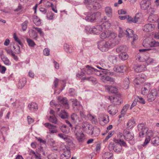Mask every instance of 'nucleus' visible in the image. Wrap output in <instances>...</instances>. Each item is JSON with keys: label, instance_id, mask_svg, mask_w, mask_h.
<instances>
[{"label": "nucleus", "instance_id": "obj_10", "mask_svg": "<svg viewBox=\"0 0 159 159\" xmlns=\"http://www.w3.org/2000/svg\"><path fill=\"white\" fill-rule=\"evenodd\" d=\"M116 34L109 30L105 31L100 35V38L102 39H104L108 37H111L112 39H115L116 37Z\"/></svg>", "mask_w": 159, "mask_h": 159}, {"label": "nucleus", "instance_id": "obj_26", "mask_svg": "<svg viewBox=\"0 0 159 159\" xmlns=\"http://www.w3.org/2000/svg\"><path fill=\"white\" fill-rule=\"evenodd\" d=\"M28 107L29 110L31 111H35L38 109V106L37 103L34 102H32L30 103L28 105Z\"/></svg>", "mask_w": 159, "mask_h": 159}, {"label": "nucleus", "instance_id": "obj_15", "mask_svg": "<svg viewBox=\"0 0 159 159\" xmlns=\"http://www.w3.org/2000/svg\"><path fill=\"white\" fill-rule=\"evenodd\" d=\"M149 55L148 52H145L144 53H140L136 56V58L140 62H146L147 59L148 58Z\"/></svg>", "mask_w": 159, "mask_h": 159}, {"label": "nucleus", "instance_id": "obj_50", "mask_svg": "<svg viewBox=\"0 0 159 159\" xmlns=\"http://www.w3.org/2000/svg\"><path fill=\"white\" fill-rule=\"evenodd\" d=\"M30 37L35 40H37L38 38V35L36 32L34 30H32L30 34Z\"/></svg>", "mask_w": 159, "mask_h": 159}, {"label": "nucleus", "instance_id": "obj_46", "mask_svg": "<svg viewBox=\"0 0 159 159\" xmlns=\"http://www.w3.org/2000/svg\"><path fill=\"white\" fill-rule=\"evenodd\" d=\"M81 43L84 47V46H88L90 43V41L86 39L82 38L81 40Z\"/></svg>", "mask_w": 159, "mask_h": 159}, {"label": "nucleus", "instance_id": "obj_32", "mask_svg": "<svg viewBox=\"0 0 159 159\" xmlns=\"http://www.w3.org/2000/svg\"><path fill=\"white\" fill-rule=\"evenodd\" d=\"M129 107V105L128 104L125 105L123 107L121 111V115L119 116V118H120L124 116Z\"/></svg>", "mask_w": 159, "mask_h": 159}, {"label": "nucleus", "instance_id": "obj_7", "mask_svg": "<svg viewBox=\"0 0 159 159\" xmlns=\"http://www.w3.org/2000/svg\"><path fill=\"white\" fill-rule=\"evenodd\" d=\"M60 150L63 152V153L61 155L60 159H69L71 155L70 148L64 146L60 148Z\"/></svg>", "mask_w": 159, "mask_h": 159}, {"label": "nucleus", "instance_id": "obj_21", "mask_svg": "<svg viewBox=\"0 0 159 159\" xmlns=\"http://www.w3.org/2000/svg\"><path fill=\"white\" fill-rule=\"evenodd\" d=\"M134 69L137 72H140L146 70V66L144 64L137 65L134 66Z\"/></svg>", "mask_w": 159, "mask_h": 159}, {"label": "nucleus", "instance_id": "obj_58", "mask_svg": "<svg viewBox=\"0 0 159 159\" xmlns=\"http://www.w3.org/2000/svg\"><path fill=\"white\" fill-rule=\"evenodd\" d=\"M33 28L34 29L39 33L41 36H43L44 35L43 32L42 31V29L33 26Z\"/></svg>", "mask_w": 159, "mask_h": 159}, {"label": "nucleus", "instance_id": "obj_41", "mask_svg": "<svg viewBox=\"0 0 159 159\" xmlns=\"http://www.w3.org/2000/svg\"><path fill=\"white\" fill-rule=\"evenodd\" d=\"M124 34L126 35L128 38H130L133 35V30L131 29H127L124 32Z\"/></svg>", "mask_w": 159, "mask_h": 159}, {"label": "nucleus", "instance_id": "obj_38", "mask_svg": "<svg viewBox=\"0 0 159 159\" xmlns=\"http://www.w3.org/2000/svg\"><path fill=\"white\" fill-rule=\"evenodd\" d=\"M83 80H86L91 82L93 83H96L97 82V79L93 77L90 76L89 77H84L83 78Z\"/></svg>", "mask_w": 159, "mask_h": 159}, {"label": "nucleus", "instance_id": "obj_53", "mask_svg": "<svg viewBox=\"0 0 159 159\" xmlns=\"http://www.w3.org/2000/svg\"><path fill=\"white\" fill-rule=\"evenodd\" d=\"M26 41L29 46L31 47H34L36 45V44L34 42L32 39H27Z\"/></svg>", "mask_w": 159, "mask_h": 159}, {"label": "nucleus", "instance_id": "obj_63", "mask_svg": "<svg viewBox=\"0 0 159 159\" xmlns=\"http://www.w3.org/2000/svg\"><path fill=\"white\" fill-rule=\"evenodd\" d=\"M146 134L147 136L146 137H149L150 139L151 137H152L153 134V133L152 131V130H148L147 132L145 133Z\"/></svg>", "mask_w": 159, "mask_h": 159}, {"label": "nucleus", "instance_id": "obj_40", "mask_svg": "<svg viewBox=\"0 0 159 159\" xmlns=\"http://www.w3.org/2000/svg\"><path fill=\"white\" fill-rule=\"evenodd\" d=\"M60 129L64 133L68 134L70 132V129L66 125H63L61 126Z\"/></svg>", "mask_w": 159, "mask_h": 159}, {"label": "nucleus", "instance_id": "obj_18", "mask_svg": "<svg viewBox=\"0 0 159 159\" xmlns=\"http://www.w3.org/2000/svg\"><path fill=\"white\" fill-rule=\"evenodd\" d=\"M60 108H57L56 109V111L57 114L62 119H65L67 118L68 117V113L64 110H61L60 111Z\"/></svg>", "mask_w": 159, "mask_h": 159}, {"label": "nucleus", "instance_id": "obj_36", "mask_svg": "<svg viewBox=\"0 0 159 159\" xmlns=\"http://www.w3.org/2000/svg\"><path fill=\"white\" fill-rule=\"evenodd\" d=\"M105 12L108 17H112V10L111 7H106L105 9Z\"/></svg>", "mask_w": 159, "mask_h": 159}, {"label": "nucleus", "instance_id": "obj_2", "mask_svg": "<svg viewBox=\"0 0 159 159\" xmlns=\"http://www.w3.org/2000/svg\"><path fill=\"white\" fill-rule=\"evenodd\" d=\"M113 141L114 143L113 144L112 147L114 151L117 153H122L123 152L122 146L125 147H127L126 143L124 140L114 139Z\"/></svg>", "mask_w": 159, "mask_h": 159}, {"label": "nucleus", "instance_id": "obj_14", "mask_svg": "<svg viewBox=\"0 0 159 159\" xmlns=\"http://www.w3.org/2000/svg\"><path fill=\"white\" fill-rule=\"evenodd\" d=\"M70 101L72 102V106L75 111L77 112L82 109V106L80 104L79 102L76 99H71Z\"/></svg>", "mask_w": 159, "mask_h": 159}, {"label": "nucleus", "instance_id": "obj_30", "mask_svg": "<svg viewBox=\"0 0 159 159\" xmlns=\"http://www.w3.org/2000/svg\"><path fill=\"white\" fill-rule=\"evenodd\" d=\"M135 125V122L133 119L129 120L127 124L126 128L129 129L132 128Z\"/></svg>", "mask_w": 159, "mask_h": 159}, {"label": "nucleus", "instance_id": "obj_57", "mask_svg": "<svg viewBox=\"0 0 159 159\" xmlns=\"http://www.w3.org/2000/svg\"><path fill=\"white\" fill-rule=\"evenodd\" d=\"M89 117L91 121L93 124H96L97 123V120L95 116H93L91 115H89Z\"/></svg>", "mask_w": 159, "mask_h": 159}, {"label": "nucleus", "instance_id": "obj_44", "mask_svg": "<svg viewBox=\"0 0 159 159\" xmlns=\"http://www.w3.org/2000/svg\"><path fill=\"white\" fill-rule=\"evenodd\" d=\"M102 79H105L107 81H109L110 83L112 84H113L115 81V79L112 77H111L109 76H103Z\"/></svg>", "mask_w": 159, "mask_h": 159}, {"label": "nucleus", "instance_id": "obj_33", "mask_svg": "<svg viewBox=\"0 0 159 159\" xmlns=\"http://www.w3.org/2000/svg\"><path fill=\"white\" fill-rule=\"evenodd\" d=\"M141 13H137L134 18V23H139L141 20Z\"/></svg>", "mask_w": 159, "mask_h": 159}, {"label": "nucleus", "instance_id": "obj_43", "mask_svg": "<svg viewBox=\"0 0 159 159\" xmlns=\"http://www.w3.org/2000/svg\"><path fill=\"white\" fill-rule=\"evenodd\" d=\"M102 70H101L102 72V75L105 74L109 75H114V74L113 72L110 71L109 70L105 69L104 68H102Z\"/></svg>", "mask_w": 159, "mask_h": 159}, {"label": "nucleus", "instance_id": "obj_28", "mask_svg": "<svg viewBox=\"0 0 159 159\" xmlns=\"http://www.w3.org/2000/svg\"><path fill=\"white\" fill-rule=\"evenodd\" d=\"M106 88L107 91L110 93H115L117 91V89L114 86H107Z\"/></svg>", "mask_w": 159, "mask_h": 159}, {"label": "nucleus", "instance_id": "obj_8", "mask_svg": "<svg viewBox=\"0 0 159 159\" xmlns=\"http://www.w3.org/2000/svg\"><path fill=\"white\" fill-rule=\"evenodd\" d=\"M101 13L98 12L92 14H89L85 17V19L88 21L93 22L99 18L101 16Z\"/></svg>", "mask_w": 159, "mask_h": 159}, {"label": "nucleus", "instance_id": "obj_55", "mask_svg": "<svg viewBox=\"0 0 159 159\" xmlns=\"http://www.w3.org/2000/svg\"><path fill=\"white\" fill-rule=\"evenodd\" d=\"M28 23V21L27 20H25L21 24V26L23 31L26 30Z\"/></svg>", "mask_w": 159, "mask_h": 159}, {"label": "nucleus", "instance_id": "obj_35", "mask_svg": "<svg viewBox=\"0 0 159 159\" xmlns=\"http://www.w3.org/2000/svg\"><path fill=\"white\" fill-rule=\"evenodd\" d=\"M151 144L154 146L159 145V137L153 138L151 140Z\"/></svg>", "mask_w": 159, "mask_h": 159}, {"label": "nucleus", "instance_id": "obj_19", "mask_svg": "<svg viewBox=\"0 0 159 159\" xmlns=\"http://www.w3.org/2000/svg\"><path fill=\"white\" fill-rule=\"evenodd\" d=\"M151 89V84L149 83H145L142 89L141 93L143 95H146Z\"/></svg>", "mask_w": 159, "mask_h": 159}, {"label": "nucleus", "instance_id": "obj_52", "mask_svg": "<svg viewBox=\"0 0 159 159\" xmlns=\"http://www.w3.org/2000/svg\"><path fill=\"white\" fill-rule=\"evenodd\" d=\"M143 45L144 47L146 48L150 47V41L148 39H145L143 40Z\"/></svg>", "mask_w": 159, "mask_h": 159}, {"label": "nucleus", "instance_id": "obj_11", "mask_svg": "<svg viewBox=\"0 0 159 159\" xmlns=\"http://www.w3.org/2000/svg\"><path fill=\"white\" fill-rule=\"evenodd\" d=\"M57 99L60 105L66 109H68L69 108V106L66 98L60 96L57 97Z\"/></svg>", "mask_w": 159, "mask_h": 159}, {"label": "nucleus", "instance_id": "obj_51", "mask_svg": "<svg viewBox=\"0 0 159 159\" xmlns=\"http://www.w3.org/2000/svg\"><path fill=\"white\" fill-rule=\"evenodd\" d=\"M108 58L110 61L113 63L116 61L117 57L115 56L110 55L109 56Z\"/></svg>", "mask_w": 159, "mask_h": 159}, {"label": "nucleus", "instance_id": "obj_1", "mask_svg": "<svg viewBox=\"0 0 159 159\" xmlns=\"http://www.w3.org/2000/svg\"><path fill=\"white\" fill-rule=\"evenodd\" d=\"M110 23L108 21H104L103 23L99 24V25L94 26L93 28L87 26L85 29V31L87 34H98L106 29L110 27Z\"/></svg>", "mask_w": 159, "mask_h": 159}, {"label": "nucleus", "instance_id": "obj_6", "mask_svg": "<svg viewBox=\"0 0 159 159\" xmlns=\"http://www.w3.org/2000/svg\"><path fill=\"white\" fill-rule=\"evenodd\" d=\"M115 39H110L108 41L105 42L100 48V49L102 52H106L111 47H113L116 44Z\"/></svg>", "mask_w": 159, "mask_h": 159}, {"label": "nucleus", "instance_id": "obj_23", "mask_svg": "<svg viewBox=\"0 0 159 159\" xmlns=\"http://www.w3.org/2000/svg\"><path fill=\"white\" fill-rule=\"evenodd\" d=\"M155 27L154 24H146L143 27V31L146 32H150L153 30Z\"/></svg>", "mask_w": 159, "mask_h": 159}, {"label": "nucleus", "instance_id": "obj_37", "mask_svg": "<svg viewBox=\"0 0 159 159\" xmlns=\"http://www.w3.org/2000/svg\"><path fill=\"white\" fill-rule=\"evenodd\" d=\"M113 154L107 152L104 153L102 155L103 159H113Z\"/></svg>", "mask_w": 159, "mask_h": 159}, {"label": "nucleus", "instance_id": "obj_12", "mask_svg": "<svg viewBox=\"0 0 159 159\" xmlns=\"http://www.w3.org/2000/svg\"><path fill=\"white\" fill-rule=\"evenodd\" d=\"M138 130L139 132V136L143 137L148 130V128L143 123L139 124L138 125Z\"/></svg>", "mask_w": 159, "mask_h": 159}, {"label": "nucleus", "instance_id": "obj_25", "mask_svg": "<svg viewBox=\"0 0 159 159\" xmlns=\"http://www.w3.org/2000/svg\"><path fill=\"white\" fill-rule=\"evenodd\" d=\"M127 69L126 67L123 65L115 66L113 68L114 71L117 72H123Z\"/></svg>", "mask_w": 159, "mask_h": 159}, {"label": "nucleus", "instance_id": "obj_59", "mask_svg": "<svg viewBox=\"0 0 159 159\" xmlns=\"http://www.w3.org/2000/svg\"><path fill=\"white\" fill-rule=\"evenodd\" d=\"M147 59L146 61V64L147 65H148L154 62V60L153 58L150 57L149 55L148 56V58Z\"/></svg>", "mask_w": 159, "mask_h": 159}, {"label": "nucleus", "instance_id": "obj_22", "mask_svg": "<svg viewBox=\"0 0 159 159\" xmlns=\"http://www.w3.org/2000/svg\"><path fill=\"white\" fill-rule=\"evenodd\" d=\"M84 70L86 74L88 75L93 74L95 68L89 65H86L83 69Z\"/></svg>", "mask_w": 159, "mask_h": 159}, {"label": "nucleus", "instance_id": "obj_9", "mask_svg": "<svg viewBox=\"0 0 159 159\" xmlns=\"http://www.w3.org/2000/svg\"><path fill=\"white\" fill-rule=\"evenodd\" d=\"M96 0H87V4L86 7L89 10L98 9L100 8L98 3L96 2Z\"/></svg>", "mask_w": 159, "mask_h": 159}, {"label": "nucleus", "instance_id": "obj_34", "mask_svg": "<svg viewBox=\"0 0 159 159\" xmlns=\"http://www.w3.org/2000/svg\"><path fill=\"white\" fill-rule=\"evenodd\" d=\"M33 22L37 26H40L41 23V20L36 16H34L33 17Z\"/></svg>", "mask_w": 159, "mask_h": 159}, {"label": "nucleus", "instance_id": "obj_47", "mask_svg": "<svg viewBox=\"0 0 159 159\" xmlns=\"http://www.w3.org/2000/svg\"><path fill=\"white\" fill-rule=\"evenodd\" d=\"M93 128V126L91 125H89L87 129H85L84 130L86 131V133L88 134H91L92 135Z\"/></svg>", "mask_w": 159, "mask_h": 159}, {"label": "nucleus", "instance_id": "obj_60", "mask_svg": "<svg viewBox=\"0 0 159 159\" xmlns=\"http://www.w3.org/2000/svg\"><path fill=\"white\" fill-rule=\"evenodd\" d=\"M13 48L15 50V52L16 53L18 54L20 53V48L18 45H14L13 46Z\"/></svg>", "mask_w": 159, "mask_h": 159}, {"label": "nucleus", "instance_id": "obj_49", "mask_svg": "<svg viewBox=\"0 0 159 159\" xmlns=\"http://www.w3.org/2000/svg\"><path fill=\"white\" fill-rule=\"evenodd\" d=\"M49 121L54 124H56L57 122V120L55 116H50L48 118Z\"/></svg>", "mask_w": 159, "mask_h": 159}, {"label": "nucleus", "instance_id": "obj_20", "mask_svg": "<svg viewBox=\"0 0 159 159\" xmlns=\"http://www.w3.org/2000/svg\"><path fill=\"white\" fill-rule=\"evenodd\" d=\"M71 120L72 123L75 124L76 125L77 124H80V122L81 120L79 116L76 114L73 113L71 116Z\"/></svg>", "mask_w": 159, "mask_h": 159}, {"label": "nucleus", "instance_id": "obj_16", "mask_svg": "<svg viewBox=\"0 0 159 159\" xmlns=\"http://www.w3.org/2000/svg\"><path fill=\"white\" fill-rule=\"evenodd\" d=\"M108 99L114 105H119L122 102L121 98L118 96H109L108 97Z\"/></svg>", "mask_w": 159, "mask_h": 159}, {"label": "nucleus", "instance_id": "obj_62", "mask_svg": "<svg viewBox=\"0 0 159 159\" xmlns=\"http://www.w3.org/2000/svg\"><path fill=\"white\" fill-rule=\"evenodd\" d=\"M13 38L16 42H17L21 46H22L23 44L21 42L20 40L18 38L15 33L14 34Z\"/></svg>", "mask_w": 159, "mask_h": 159}, {"label": "nucleus", "instance_id": "obj_17", "mask_svg": "<svg viewBox=\"0 0 159 159\" xmlns=\"http://www.w3.org/2000/svg\"><path fill=\"white\" fill-rule=\"evenodd\" d=\"M44 125L49 129V133L54 134L57 133V126L52 125L49 123H44Z\"/></svg>", "mask_w": 159, "mask_h": 159}, {"label": "nucleus", "instance_id": "obj_3", "mask_svg": "<svg viewBox=\"0 0 159 159\" xmlns=\"http://www.w3.org/2000/svg\"><path fill=\"white\" fill-rule=\"evenodd\" d=\"M72 131L75 134L76 138L78 142H83L85 141V136L83 133L82 129L80 126L76 125L72 128Z\"/></svg>", "mask_w": 159, "mask_h": 159}, {"label": "nucleus", "instance_id": "obj_29", "mask_svg": "<svg viewBox=\"0 0 159 159\" xmlns=\"http://www.w3.org/2000/svg\"><path fill=\"white\" fill-rule=\"evenodd\" d=\"M128 50L127 47L125 46H119L116 49V51L117 52L123 53L126 52Z\"/></svg>", "mask_w": 159, "mask_h": 159}, {"label": "nucleus", "instance_id": "obj_56", "mask_svg": "<svg viewBox=\"0 0 159 159\" xmlns=\"http://www.w3.org/2000/svg\"><path fill=\"white\" fill-rule=\"evenodd\" d=\"M2 60L3 61L5 65L9 66L11 65V62L7 57H4L2 59Z\"/></svg>", "mask_w": 159, "mask_h": 159}, {"label": "nucleus", "instance_id": "obj_4", "mask_svg": "<svg viewBox=\"0 0 159 159\" xmlns=\"http://www.w3.org/2000/svg\"><path fill=\"white\" fill-rule=\"evenodd\" d=\"M141 8L143 10H147L148 13L152 14L155 12V9L151 6V2L150 0H143L140 3Z\"/></svg>", "mask_w": 159, "mask_h": 159}, {"label": "nucleus", "instance_id": "obj_31", "mask_svg": "<svg viewBox=\"0 0 159 159\" xmlns=\"http://www.w3.org/2000/svg\"><path fill=\"white\" fill-rule=\"evenodd\" d=\"M64 49L66 52L70 53L72 52V47L67 43H65L64 45Z\"/></svg>", "mask_w": 159, "mask_h": 159}, {"label": "nucleus", "instance_id": "obj_5", "mask_svg": "<svg viewBox=\"0 0 159 159\" xmlns=\"http://www.w3.org/2000/svg\"><path fill=\"white\" fill-rule=\"evenodd\" d=\"M124 139L131 145H133L135 143L134 139V134L130 131L124 130L123 131Z\"/></svg>", "mask_w": 159, "mask_h": 159}, {"label": "nucleus", "instance_id": "obj_13", "mask_svg": "<svg viewBox=\"0 0 159 159\" xmlns=\"http://www.w3.org/2000/svg\"><path fill=\"white\" fill-rule=\"evenodd\" d=\"M157 96H159L157 90L156 89H152L147 96L148 100L149 102L152 101L155 99Z\"/></svg>", "mask_w": 159, "mask_h": 159}, {"label": "nucleus", "instance_id": "obj_24", "mask_svg": "<svg viewBox=\"0 0 159 159\" xmlns=\"http://www.w3.org/2000/svg\"><path fill=\"white\" fill-rule=\"evenodd\" d=\"M108 112L111 115H115L118 112V109L114 105H111L108 107Z\"/></svg>", "mask_w": 159, "mask_h": 159}, {"label": "nucleus", "instance_id": "obj_45", "mask_svg": "<svg viewBox=\"0 0 159 159\" xmlns=\"http://www.w3.org/2000/svg\"><path fill=\"white\" fill-rule=\"evenodd\" d=\"M119 57L123 61L125 60L128 58V56L125 52L123 53H120L119 55Z\"/></svg>", "mask_w": 159, "mask_h": 159}, {"label": "nucleus", "instance_id": "obj_54", "mask_svg": "<svg viewBox=\"0 0 159 159\" xmlns=\"http://www.w3.org/2000/svg\"><path fill=\"white\" fill-rule=\"evenodd\" d=\"M150 45L151 47L159 46V42L155 40H152L151 42H150Z\"/></svg>", "mask_w": 159, "mask_h": 159}, {"label": "nucleus", "instance_id": "obj_42", "mask_svg": "<svg viewBox=\"0 0 159 159\" xmlns=\"http://www.w3.org/2000/svg\"><path fill=\"white\" fill-rule=\"evenodd\" d=\"M100 133V129L99 128L97 127H95L93 128L92 135L95 136H98L99 134Z\"/></svg>", "mask_w": 159, "mask_h": 159}, {"label": "nucleus", "instance_id": "obj_61", "mask_svg": "<svg viewBox=\"0 0 159 159\" xmlns=\"http://www.w3.org/2000/svg\"><path fill=\"white\" fill-rule=\"evenodd\" d=\"M23 8V7L22 6L21 4H19L17 8L14 9V11H15L20 12L22 11Z\"/></svg>", "mask_w": 159, "mask_h": 159}, {"label": "nucleus", "instance_id": "obj_64", "mask_svg": "<svg viewBox=\"0 0 159 159\" xmlns=\"http://www.w3.org/2000/svg\"><path fill=\"white\" fill-rule=\"evenodd\" d=\"M43 53L44 55L49 56L50 54V50L48 48H45L43 50Z\"/></svg>", "mask_w": 159, "mask_h": 159}, {"label": "nucleus", "instance_id": "obj_39", "mask_svg": "<svg viewBox=\"0 0 159 159\" xmlns=\"http://www.w3.org/2000/svg\"><path fill=\"white\" fill-rule=\"evenodd\" d=\"M130 83L129 80L128 78H125L123 83V88L125 89H128Z\"/></svg>", "mask_w": 159, "mask_h": 159}, {"label": "nucleus", "instance_id": "obj_27", "mask_svg": "<svg viewBox=\"0 0 159 159\" xmlns=\"http://www.w3.org/2000/svg\"><path fill=\"white\" fill-rule=\"evenodd\" d=\"M26 83V80L25 78H23L20 80L17 85L19 89H22L25 85Z\"/></svg>", "mask_w": 159, "mask_h": 159}, {"label": "nucleus", "instance_id": "obj_48", "mask_svg": "<svg viewBox=\"0 0 159 159\" xmlns=\"http://www.w3.org/2000/svg\"><path fill=\"white\" fill-rule=\"evenodd\" d=\"M58 135L60 138L63 139L66 142H67L69 139L68 136L63 134H58Z\"/></svg>", "mask_w": 159, "mask_h": 159}]
</instances>
